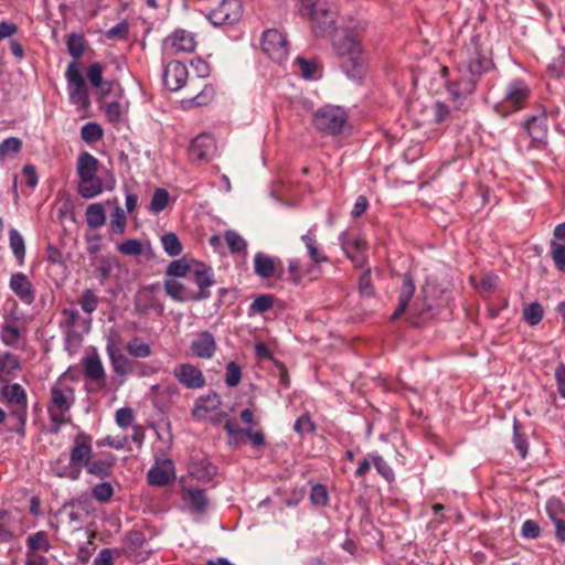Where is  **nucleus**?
<instances>
[{
  "instance_id": "obj_2",
  "label": "nucleus",
  "mask_w": 565,
  "mask_h": 565,
  "mask_svg": "<svg viewBox=\"0 0 565 565\" xmlns=\"http://www.w3.org/2000/svg\"><path fill=\"white\" fill-rule=\"evenodd\" d=\"M365 28V23L351 22L337 30L332 38L333 51L341 58V70L352 81H361L366 73V57L360 42Z\"/></svg>"
},
{
  "instance_id": "obj_53",
  "label": "nucleus",
  "mask_w": 565,
  "mask_h": 565,
  "mask_svg": "<svg viewBox=\"0 0 565 565\" xmlns=\"http://www.w3.org/2000/svg\"><path fill=\"white\" fill-rule=\"evenodd\" d=\"M67 50L71 56L79 58L84 53V38L81 34L72 33L67 39Z\"/></svg>"
},
{
  "instance_id": "obj_63",
  "label": "nucleus",
  "mask_w": 565,
  "mask_h": 565,
  "mask_svg": "<svg viewBox=\"0 0 565 565\" xmlns=\"http://www.w3.org/2000/svg\"><path fill=\"white\" fill-rule=\"evenodd\" d=\"M541 532L540 525L536 521L526 520L522 524L521 534L525 539H536Z\"/></svg>"
},
{
  "instance_id": "obj_29",
  "label": "nucleus",
  "mask_w": 565,
  "mask_h": 565,
  "mask_svg": "<svg viewBox=\"0 0 565 565\" xmlns=\"http://www.w3.org/2000/svg\"><path fill=\"white\" fill-rule=\"evenodd\" d=\"M294 66L295 72L299 73L300 76L305 79L313 81L321 76L320 68L315 61L297 57Z\"/></svg>"
},
{
  "instance_id": "obj_36",
  "label": "nucleus",
  "mask_w": 565,
  "mask_h": 565,
  "mask_svg": "<svg viewBox=\"0 0 565 565\" xmlns=\"http://www.w3.org/2000/svg\"><path fill=\"white\" fill-rule=\"evenodd\" d=\"M20 370V362L11 353L0 355V381H7V376L14 375Z\"/></svg>"
},
{
  "instance_id": "obj_57",
  "label": "nucleus",
  "mask_w": 565,
  "mask_h": 565,
  "mask_svg": "<svg viewBox=\"0 0 565 565\" xmlns=\"http://www.w3.org/2000/svg\"><path fill=\"white\" fill-rule=\"evenodd\" d=\"M274 306V299L269 295L257 297L249 307V313H264Z\"/></svg>"
},
{
  "instance_id": "obj_34",
  "label": "nucleus",
  "mask_w": 565,
  "mask_h": 565,
  "mask_svg": "<svg viewBox=\"0 0 565 565\" xmlns=\"http://www.w3.org/2000/svg\"><path fill=\"white\" fill-rule=\"evenodd\" d=\"M254 268L255 273L262 278H270L275 273L274 260L262 253L255 255Z\"/></svg>"
},
{
  "instance_id": "obj_43",
  "label": "nucleus",
  "mask_w": 565,
  "mask_h": 565,
  "mask_svg": "<svg viewBox=\"0 0 565 565\" xmlns=\"http://www.w3.org/2000/svg\"><path fill=\"white\" fill-rule=\"evenodd\" d=\"M301 241L306 245L308 254L313 263L319 264L328 260V258L319 252L315 236L308 233L301 236Z\"/></svg>"
},
{
  "instance_id": "obj_11",
  "label": "nucleus",
  "mask_w": 565,
  "mask_h": 565,
  "mask_svg": "<svg viewBox=\"0 0 565 565\" xmlns=\"http://www.w3.org/2000/svg\"><path fill=\"white\" fill-rule=\"evenodd\" d=\"M257 425L246 426L244 429H241L237 424L233 420L227 419L224 429L230 436V445L238 446L241 444L242 437L248 438L250 444L258 448L265 444V435L260 429H256Z\"/></svg>"
},
{
  "instance_id": "obj_46",
  "label": "nucleus",
  "mask_w": 565,
  "mask_h": 565,
  "mask_svg": "<svg viewBox=\"0 0 565 565\" xmlns=\"http://www.w3.org/2000/svg\"><path fill=\"white\" fill-rule=\"evenodd\" d=\"M169 202V193L166 189L159 188L154 191L152 199L150 201L149 210L158 214L163 211Z\"/></svg>"
},
{
  "instance_id": "obj_21",
  "label": "nucleus",
  "mask_w": 565,
  "mask_h": 565,
  "mask_svg": "<svg viewBox=\"0 0 565 565\" xmlns=\"http://www.w3.org/2000/svg\"><path fill=\"white\" fill-rule=\"evenodd\" d=\"M81 316L79 312L74 308H65L62 310L61 327L67 344L74 343L77 345L81 342L78 334L74 331V327L77 324Z\"/></svg>"
},
{
  "instance_id": "obj_37",
  "label": "nucleus",
  "mask_w": 565,
  "mask_h": 565,
  "mask_svg": "<svg viewBox=\"0 0 565 565\" xmlns=\"http://www.w3.org/2000/svg\"><path fill=\"white\" fill-rule=\"evenodd\" d=\"M26 552H49L51 544L49 542L47 533L39 531L26 539Z\"/></svg>"
},
{
  "instance_id": "obj_52",
  "label": "nucleus",
  "mask_w": 565,
  "mask_h": 565,
  "mask_svg": "<svg viewBox=\"0 0 565 565\" xmlns=\"http://www.w3.org/2000/svg\"><path fill=\"white\" fill-rule=\"evenodd\" d=\"M524 320L530 326L537 324L543 318V308L539 302H532L523 310Z\"/></svg>"
},
{
  "instance_id": "obj_12",
  "label": "nucleus",
  "mask_w": 565,
  "mask_h": 565,
  "mask_svg": "<svg viewBox=\"0 0 565 565\" xmlns=\"http://www.w3.org/2000/svg\"><path fill=\"white\" fill-rule=\"evenodd\" d=\"M2 395L11 405V413L21 422H25L28 401L23 387L18 384H6L2 387Z\"/></svg>"
},
{
  "instance_id": "obj_54",
  "label": "nucleus",
  "mask_w": 565,
  "mask_h": 565,
  "mask_svg": "<svg viewBox=\"0 0 565 565\" xmlns=\"http://www.w3.org/2000/svg\"><path fill=\"white\" fill-rule=\"evenodd\" d=\"M98 302V297L92 289L84 290L79 299V305L83 311L88 315L93 313L97 309Z\"/></svg>"
},
{
  "instance_id": "obj_51",
  "label": "nucleus",
  "mask_w": 565,
  "mask_h": 565,
  "mask_svg": "<svg viewBox=\"0 0 565 565\" xmlns=\"http://www.w3.org/2000/svg\"><path fill=\"white\" fill-rule=\"evenodd\" d=\"M22 141L17 137H10L4 139L0 143V159H4L9 156H13L21 150Z\"/></svg>"
},
{
  "instance_id": "obj_60",
  "label": "nucleus",
  "mask_w": 565,
  "mask_h": 565,
  "mask_svg": "<svg viewBox=\"0 0 565 565\" xmlns=\"http://www.w3.org/2000/svg\"><path fill=\"white\" fill-rule=\"evenodd\" d=\"M20 338L19 329L13 324H4L1 331V340L6 345H14Z\"/></svg>"
},
{
  "instance_id": "obj_19",
  "label": "nucleus",
  "mask_w": 565,
  "mask_h": 565,
  "mask_svg": "<svg viewBox=\"0 0 565 565\" xmlns=\"http://www.w3.org/2000/svg\"><path fill=\"white\" fill-rule=\"evenodd\" d=\"M190 350L194 356L211 359L216 350L215 339L209 331H202L191 341Z\"/></svg>"
},
{
  "instance_id": "obj_56",
  "label": "nucleus",
  "mask_w": 565,
  "mask_h": 565,
  "mask_svg": "<svg viewBox=\"0 0 565 565\" xmlns=\"http://www.w3.org/2000/svg\"><path fill=\"white\" fill-rule=\"evenodd\" d=\"M545 509L552 522L556 521L557 519H563L565 515V504L557 498H551L546 502Z\"/></svg>"
},
{
  "instance_id": "obj_6",
  "label": "nucleus",
  "mask_w": 565,
  "mask_h": 565,
  "mask_svg": "<svg viewBox=\"0 0 565 565\" xmlns=\"http://www.w3.org/2000/svg\"><path fill=\"white\" fill-rule=\"evenodd\" d=\"M347 121V113L339 106H323L313 115L315 127L329 135L341 134Z\"/></svg>"
},
{
  "instance_id": "obj_32",
  "label": "nucleus",
  "mask_w": 565,
  "mask_h": 565,
  "mask_svg": "<svg viewBox=\"0 0 565 565\" xmlns=\"http://www.w3.org/2000/svg\"><path fill=\"white\" fill-rule=\"evenodd\" d=\"M340 242L345 254L351 252H365L366 249V242L360 235L344 232L340 235Z\"/></svg>"
},
{
  "instance_id": "obj_50",
  "label": "nucleus",
  "mask_w": 565,
  "mask_h": 565,
  "mask_svg": "<svg viewBox=\"0 0 565 565\" xmlns=\"http://www.w3.org/2000/svg\"><path fill=\"white\" fill-rule=\"evenodd\" d=\"M190 473L200 480H210L215 473V467L210 462L202 461L190 467Z\"/></svg>"
},
{
  "instance_id": "obj_23",
  "label": "nucleus",
  "mask_w": 565,
  "mask_h": 565,
  "mask_svg": "<svg viewBox=\"0 0 565 565\" xmlns=\"http://www.w3.org/2000/svg\"><path fill=\"white\" fill-rule=\"evenodd\" d=\"M84 373L88 380L99 387L105 386L106 372L100 359L97 355L88 356L83 362Z\"/></svg>"
},
{
  "instance_id": "obj_55",
  "label": "nucleus",
  "mask_w": 565,
  "mask_h": 565,
  "mask_svg": "<svg viewBox=\"0 0 565 565\" xmlns=\"http://www.w3.org/2000/svg\"><path fill=\"white\" fill-rule=\"evenodd\" d=\"M92 495L99 502H108L114 495V488L109 482H100L92 489Z\"/></svg>"
},
{
  "instance_id": "obj_14",
  "label": "nucleus",
  "mask_w": 565,
  "mask_h": 565,
  "mask_svg": "<svg viewBox=\"0 0 565 565\" xmlns=\"http://www.w3.org/2000/svg\"><path fill=\"white\" fill-rule=\"evenodd\" d=\"M216 150L215 140L207 134L196 136L190 145L189 157L194 162L207 161Z\"/></svg>"
},
{
  "instance_id": "obj_5",
  "label": "nucleus",
  "mask_w": 565,
  "mask_h": 565,
  "mask_svg": "<svg viewBox=\"0 0 565 565\" xmlns=\"http://www.w3.org/2000/svg\"><path fill=\"white\" fill-rule=\"evenodd\" d=\"M74 402V388L64 380L58 379L51 388V402L47 407L52 422L57 424L64 423V417L73 406Z\"/></svg>"
},
{
  "instance_id": "obj_4",
  "label": "nucleus",
  "mask_w": 565,
  "mask_h": 565,
  "mask_svg": "<svg viewBox=\"0 0 565 565\" xmlns=\"http://www.w3.org/2000/svg\"><path fill=\"white\" fill-rule=\"evenodd\" d=\"M300 12L309 18L318 36L328 34L337 20V8L330 0H301Z\"/></svg>"
},
{
  "instance_id": "obj_20",
  "label": "nucleus",
  "mask_w": 565,
  "mask_h": 565,
  "mask_svg": "<svg viewBox=\"0 0 565 565\" xmlns=\"http://www.w3.org/2000/svg\"><path fill=\"white\" fill-rule=\"evenodd\" d=\"M318 267L315 264L303 266L299 259H290L288 263L289 279L296 284H302L305 279L313 280L318 276Z\"/></svg>"
},
{
  "instance_id": "obj_41",
  "label": "nucleus",
  "mask_w": 565,
  "mask_h": 565,
  "mask_svg": "<svg viewBox=\"0 0 565 565\" xmlns=\"http://www.w3.org/2000/svg\"><path fill=\"white\" fill-rule=\"evenodd\" d=\"M104 131L99 124L89 121L81 129V137L87 143H95L103 138Z\"/></svg>"
},
{
  "instance_id": "obj_40",
  "label": "nucleus",
  "mask_w": 565,
  "mask_h": 565,
  "mask_svg": "<svg viewBox=\"0 0 565 565\" xmlns=\"http://www.w3.org/2000/svg\"><path fill=\"white\" fill-rule=\"evenodd\" d=\"M425 113L427 114V119L435 122H443L450 114L448 106L441 102H436L429 107H425Z\"/></svg>"
},
{
  "instance_id": "obj_35",
  "label": "nucleus",
  "mask_w": 565,
  "mask_h": 565,
  "mask_svg": "<svg viewBox=\"0 0 565 565\" xmlns=\"http://www.w3.org/2000/svg\"><path fill=\"white\" fill-rule=\"evenodd\" d=\"M113 466L114 462L110 460H89V462L86 466V470L89 475H93L99 479H105L111 476Z\"/></svg>"
},
{
  "instance_id": "obj_15",
  "label": "nucleus",
  "mask_w": 565,
  "mask_h": 565,
  "mask_svg": "<svg viewBox=\"0 0 565 565\" xmlns=\"http://www.w3.org/2000/svg\"><path fill=\"white\" fill-rule=\"evenodd\" d=\"M9 287L12 292L24 303L32 305L35 300L36 291L28 278V276L23 273H14L11 275L9 280Z\"/></svg>"
},
{
  "instance_id": "obj_10",
  "label": "nucleus",
  "mask_w": 565,
  "mask_h": 565,
  "mask_svg": "<svg viewBox=\"0 0 565 565\" xmlns=\"http://www.w3.org/2000/svg\"><path fill=\"white\" fill-rule=\"evenodd\" d=\"M242 17V3L239 0H222V2L209 12L206 18L215 26L233 24Z\"/></svg>"
},
{
  "instance_id": "obj_22",
  "label": "nucleus",
  "mask_w": 565,
  "mask_h": 565,
  "mask_svg": "<svg viewBox=\"0 0 565 565\" xmlns=\"http://www.w3.org/2000/svg\"><path fill=\"white\" fill-rule=\"evenodd\" d=\"M164 290L169 297L180 302L199 300L207 297V295H196L193 290L186 288L175 279H167L164 281Z\"/></svg>"
},
{
  "instance_id": "obj_61",
  "label": "nucleus",
  "mask_w": 565,
  "mask_h": 565,
  "mask_svg": "<svg viewBox=\"0 0 565 565\" xmlns=\"http://www.w3.org/2000/svg\"><path fill=\"white\" fill-rule=\"evenodd\" d=\"M104 67L99 63H93L87 70V78L95 88L102 87Z\"/></svg>"
},
{
  "instance_id": "obj_17",
  "label": "nucleus",
  "mask_w": 565,
  "mask_h": 565,
  "mask_svg": "<svg viewBox=\"0 0 565 565\" xmlns=\"http://www.w3.org/2000/svg\"><path fill=\"white\" fill-rule=\"evenodd\" d=\"M188 78V68L186 66L179 62L172 61L166 65L163 72V83L166 87L170 90H179L183 87Z\"/></svg>"
},
{
  "instance_id": "obj_39",
  "label": "nucleus",
  "mask_w": 565,
  "mask_h": 565,
  "mask_svg": "<svg viewBox=\"0 0 565 565\" xmlns=\"http://www.w3.org/2000/svg\"><path fill=\"white\" fill-rule=\"evenodd\" d=\"M126 350L134 358L145 359L151 355L150 345L137 337L127 343Z\"/></svg>"
},
{
  "instance_id": "obj_31",
  "label": "nucleus",
  "mask_w": 565,
  "mask_h": 565,
  "mask_svg": "<svg viewBox=\"0 0 565 565\" xmlns=\"http://www.w3.org/2000/svg\"><path fill=\"white\" fill-rule=\"evenodd\" d=\"M86 222L90 228H99L106 222V212L100 203H93L86 209Z\"/></svg>"
},
{
  "instance_id": "obj_24",
  "label": "nucleus",
  "mask_w": 565,
  "mask_h": 565,
  "mask_svg": "<svg viewBox=\"0 0 565 565\" xmlns=\"http://www.w3.org/2000/svg\"><path fill=\"white\" fill-rule=\"evenodd\" d=\"M173 477V465L171 460H166L161 466L151 468L148 471L147 479L151 486L163 487L168 484Z\"/></svg>"
},
{
  "instance_id": "obj_42",
  "label": "nucleus",
  "mask_w": 565,
  "mask_h": 565,
  "mask_svg": "<svg viewBox=\"0 0 565 565\" xmlns=\"http://www.w3.org/2000/svg\"><path fill=\"white\" fill-rule=\"evenodd\" d=\"M127 226L125 211L116 206L110 215L109 231L114 234H124Z\"/></svg>"
},
{
  "instance_id": "obj_33",
  "label": "nucleus",
  "mask_w": 565,
  "mask_h": 565,
  "mask_svg": "<svg viewBox=\"0 0 565 565\" xmlns=\"http://www.w3.org/2000/svg\"><path fill=\"white\" fill-rule=\"evenodd\" d=\"M524 128L533 141H542L546 137V126L543 118L531 117L525 121Z\"/></svg>"
},
{
  "instance_id": "obj_62",
  "label": "nucleus",
  "mask_w": 565,
  "mask_h": 565,
  "mask_svg": "<svg viewBox=\"0 0 565 565\" xmlns=\"http://www.w3.org/2000/svg\"><path fill=\"white\" fill-rule=\"evenodd\" d=\"M115 418L119 427L126 428L132 424L135 416L131 408L122 407L116 412Z\"/></svg>"
},
{
  "instance_id": "obj_7",
  "label": "nucleus",
  "mask_w": 565,
  "mask_h": 565,
  "mask_svg": "<svg viewBox=\"0 0 565 565\" xmlns=\"http://www.w3.org/2000/svg\"><path fill=\"white\" fill-rule=\"evenodd\" d=\"M529 96L530 89L527 85L521 79H514L508 85L503 100L495 105V110L505 117L513 111L522 109Z\"/></svg>"
},
{
  "instance_id": "obj_8",
  "label": "nucleus",
  "mask_w": 565,
  "mask_h": 565,
  "mask_svg": "<svg viewBox=\"0 0 565 565\" xmlns=\"http://www.w3.org/2000/svg\"><path fill=\"white\" fill-rule=\"evenodd\" d=\"M65 77L70 102L81 108L87 107L89 105L88 89L77 62L74 61L68 64Z\"/></svg>"
},
{
  "instance_id": "obj_27",
  "label": "nucleus",
  "mask_w": 565,
  "mask_h": 565,
  "mask_svg": "<svg viewBox=\"0 0 565 565\" xmlns=\"http://www.w3.org/2000/svg\"><path fill=\"white\" fill-rule=\"evenodd\" d=\"M103 191V181L99 177L79 178L78 193L84 199H92L100 194Z\"/></svg>"
},
{
  "instance_id": "obj_47",
  "label": "nucleus",
  "mask_w": 565,
  "mask_h": 565,
  "mask_svg": "<svg viewBox=\"0 0 565 565\" xmlns=\"http://www.w3.org/2000/svg\"><path fill=\"white\" fill-rule=\"evenodd\" d=\"M550 248L555 267L559 271L565 273V245L551 241Z\"/></svg>"
},
{
  "instance_id": "obj_30",
  "label": "nucleus",
  "mask_w": 565,
  "mask_h": 565,
  "mask_svg": "<svg viewBox=\"0 0 565 565\" xmlns=\"http://www.w3.org/2000/svg\"><path fill=\"white\" fill-rule=\"evenodd\" d=\"M185 499L190 503V509L195 513L205 512L207 507V498L205 492L199 488L184 489Z\"/></svg>"
},
{
  "instance_id": "obj_18",
  "label": "nucleus",
  "mask_w": 565,
  "mask_h": 565,
  "mask_svg": "<svg viewBox=\"0 0 565 565\" xmlns=\"http://www.w3.org/2000/svg\"><path fill=\"white\" fill-rule=\"evenodd\" d=\"M164 46L172 53H191L196 46L194 35L185 30H177L164 40Z\"/></svg>"
},
{
  "instance_id": "obj_64",
  "label": "nucleus",
  "mask_w": 565,
  "mask_h": 565,
  "mask_svg": "<svg viewBox=\"0 0 565 565\" xmlns=\"http://www.w3.org/2000/svg\"><path fill=\"white\" fill-rule=\"evenodd\" d=\"M557 51L558 54L556 61L547 66L548 72L554 76H561L565 66V47L558 46Z\"/></svg>"
},
{
  "instance_id": "obj_44",
  "label": "nucleus",
  "mask_w": 565,
  "mask_h": 565,
  "mask_svg": "<svg viewBox=\"0 0 565 565\" xmlns=\"http://www.w3.org/2000/svg\"><path fill=\"white\" fill-rule=\"evenodd\" d=\"M9 243L13 255L19 260H22L25 255L24 239L15 228H11L9 232Z\"/></svg>"
},
{
  "instance_id": "obj_58",
  "label": "nucleus",
  "mask_w": 565,
  "mask_h": 565,
  "mask_svg": "<svg viewBox=\"0 0 565 565\" xmlns=\"http://www.w3.org/2000/svg\"><path fill=\"white\" fill-rule=\"evenodd\" d=\"M242 379V371L238 364L230 362L226 365L225 383L230 387H235L239 384Z\"/></svg>"
},
{
  "instance_id": "obj_59",
  "label": "nucleus",
  "mask_w": 565,
  "mask_h": 565,
  "mask_svg": "<svg viewBox=\"0 0 565 565\" xmlns=\"http://www.w3.org/2000/svg\"><path fill=\"white\" fill-rule=\"evenodd\" d=\"M118 250L122 255L137 256L142 253V244L136 238L127 239L118 245Z\"/></svg>"
},
{
  "instance_id": "obj_49",
  "label": "nucleus",
  "mask_w": 565,
  "mask_h": 565,
  "mask_svg": "<svg viewBox=\"0 0 565 565\" xmlns=\"http://www.w3.org/2000/svg\"><path fill=\"white\" fill-rule=\"evenodd\" d=\"M224 239L232 253H239L246 249V241L234 231H226Z\"/></svg>"
},
{
  "instance_id": "obj_38",
  "label": "nucleus",
  "mask_w": 565,
  "mask_h": 565,
  "mask_svg": "<svg viewBox=\"0 0 565 565\" xmlns=\"http://www.w3.org/2000/svg\"><path fill=\"white\" fill-rule=\"evenodd\" d=\"M191 274L193 275V281L201 290L199 295H205L204 290L214 284L211 269L206 268L203 264H200Z\"/></svg>"
},
{
  "instance_id": "obj_28",
  "label": "nucleus",
  "mask_w": 565,
  "mask_h": 565,
  "mask_svg": "<svg viewBox=\"0 0 565 565\" xmlns=\"http://www.w3.org/2000/svg\"><path fill=\"white\" fill-rule=\"evenodd\" d=\"M99 162L88 152H83L77 159V174L78 178L97 175Z\"/></svg>"
},
{
  "instance_id": "obj_25",
  "label": "nucleus",
  "mask_w": 565,
  "mask_h": 565,
  "mask_svg": "<svg viewBox=\"0 0 565 565\" xmlns=\"http://www.w3.org/2000/svg\"><path fill=\"white\" fill-rule=\"evenodd\" d=\"M221 405L220 396L216 393H211L205 397H201L193 411V416L198 418H207L211 414H213Z\"/></svg>"
},
{
  "instance_id": "obj_13",
  "label": "nucleus",
  "mask_w": 565,
  "mask_h": 565,
  "mask_svg": "<svg viewBox=\"0 0 565 565\" xmlns=\"http://www.w3.org/2000/svg\"><path fill=\"white\" fill-rule=\"evenodd\" d=\"M172 374L180 384L190 390L203 388L206 383L203 372L191 363L178 364Z\"/></svg>"
},
{
  "instance_id": "obj_9",
  "label": "nucleus",
  "mask_w": 565,
  "mask_h": 565,
  "mask_svg": "<svg viewBox=\"0 0 565 565\" xmlns=\"http://www.w3.org/2000/svg\"><path fill=\"white\" fill-rule=\"evenodd\" d=\"M262 49L275 63L284 62L288 55L287 40L285 35L276 29H269L264 32Z\"/></svg>"
},
{
  "instance_id": "obj_26",
  "label": "nucleus",
  "mask_w": 565,
  "mask_h": 565,
  "mask_svg": "<svg viewBox=\"0 0 565 565\" xmlns=\"http://www.w3.org/2000/svg\"><path fill=\"white\" fill-rule=\"evenodd\" d=\"M415 291V285L412 279V277L406 274L403 279V284L401 287V294L398 297V308L397 310L391 316L392 320H397L406 310L413 295Z\"/></svg>"
},
{
  "instance_id": "obj_3",
  "label": "nucleus",
  "mask_w": 565,
  "mask_h": 565,
  "mask_svg": "<svg viewBox=\"0 0 565 565\" xmlns=\"http://www.w3.org/2000/svg\"><path fill=\"white\" fill-rule=\"evenodd\" d=\"M93 455L92 438L81 433L74 438L70 451V461L64 463L65 456L61 455L52 465V470L58 478L77 480L81 477L82 468L86 467Z\"/></svg>"
},
{
  "instance_id": "obj_48",
  "label": "nucleus",
  "mask_w": 565,
  "mask_h": 565,
  "mask_svg": "<svg viewBox=\"0 0 565 565\" xmlns=\"http://www.w3.org/2000/svg\"><path fill=\"white\" fill-rule=\"evenodd\" d=\"M191 267L184 259H177L170 263L167 268V275L173 278L185 277L191 274Z\"/></svg>"
},
{
  "instance_id": "obj_45",
  "label": "nucleus",
  "mask_w": 565,
  "mask_h": 565,
  "mask_svg": "<svg viewBox=\"0 0 565 565\" xmlns=\"http://www.w3.org/2000/svg\"><path fill=\"white\" fill-rule=\"evenodd\" d=\"M164 252L169 256H179L182 253V245L174 233H167L161 237Z\"/></svg>"
},
{
  "instance_id": "obj_1",
  "label": "nucleus",
  "mask_w": 565,
  "mask_h": 565,
  "mask_svg": "<svg viewBox=\"0 0 565 565\" xmlns=\"http://www.w3.org/2000/svg\"><path fill=\"white\" fill-rule=\"evenodd\" d=\"M467 56L457 65L458 76L446 83V89L460 108L463 102L473 94L480 77L493 67L492 60L480 49L478 42L472 40L466 50Z\"/></svg>"
},
{
  "instance_id": "obj_16",
  "label": "nucleus",
  "mask_w": 565,
  "mask_h": 565,
  "mask_svg": "<svg viewBox=\"0 0 565 565\" xmlns=\"http://www.w3.org/2000/svg\"><path fill=\"white\" fill-rule=\"evenodd\" d=\"M106 352L116 374L126 375L131 372V362L121 353L117 334L108 339Z\"/></svg>"
}]
</instances>
